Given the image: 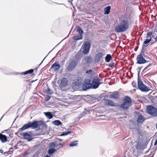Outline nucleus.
<instances>
[{
    "instance_id": "1",
    "label": "nucleus",
    "mask_w": 157,
    "mask_h": 157,
    "mask_svg": "<svg viewBox=\"0 0 157 157\" xmlns=\"http://www.w3.org/2000/svg\"><path fill=\"white\" fill-rule=\"evenodd\" d=\"M128 19L129 17H128L121 20L119 25L114 27L115 31L117 33H120L127 30L129 28Z\"/></svg>"
},
{
    "instance_id": "2",
    "label": "nucleus",
    "mask_w": 157,
    "mask_h": 157,
    "mask_svg": "<svg viewBox=\"0 0 157 157\" xmlns=\"http://www.w3.org/2000/svg\"><path fill=\"white\" fill-rule=\"evenodd\" d=\"M123 103L120 105V107L123 110L128 109L132 105V100L128 96H125L123 100Z\"/></svg>"
},
{
    "instance_id": "3",
    "label": "nucleus",
    "mask_w": 157,
    "mask_h": 157,
    "mask_svg": "<svg viewBox=\"0 0 157 157\" xmlns=\"http://www.w3.org/2000/svg\"><path fill=\"white\" fill-rule=\"evenodd\" d=\"M30 125V128L32 129L37 128V130L40 129V127L43 124V121H37L34 120L33 122H29Z\"/></svg>"
},
{
    "instance_id": "4",
    "label": "nucleus",
    "mask_w": 157,
    "mask_h": 157,
    "mask_svg": "<svg viewBox=\"0 0 157 157\" xmlns=\"http://www.w3.org/2000/svg\"><path fill=\"white\" fill-rule=\"evenodd\" d=\"M147 113L152 117H157V109L151 105H148L147 106Z\"/></svg>"
},
{
    "instance_id": "5",
    "label": "nucleus",
    "mask_w": 157,
    "mask_h": 157,
    "mask_svg": "<svg viewBox=\"0 0 157 157\" xmlns=\"http://www.w3.org/2000/svg\"><path fill=\"white\" fill-rule=\"evenodd\" d=\"M138 89L143 92H147L149 91L150 89L145 85L142 80L137 81Z\"/></svg>"
},
{
    "instance_id": "6",
    "label": "nucleus",
    "mask_w": 157,
    "mask_h": 157,
    "mask_svg": "<svg viewBox=\"0 0 157 157\" xmlns=\"http://www.w3.org/2000/svg\"><path fill=\"white\" fill-rule=\"evenodd\" d=\"M100 79L98 76H95L93 79L91 86L93 89H96L98 88L99 85L101 84L100 82Z\"/></svg>"
},
{
    "instance_id": "7",
    "label": "nucleus",
    "mask_w": 157,
    "mask_h": 157,
    "mask_svg": "<svg viewBox=\"0 0 157 157\" xmlns=\"http://www.w3.org/2000/svg\"><path fill=\"white\" fill-rule=\"evenodd\" d=\"M91 43L90 41H86L84 44V47L82 48L83 53L84 55H86L89 52L90 48Z\"/></svg>"
},
{
    "instance_id": "8",
    "label": "nucleus",
    "mask_w": 157,
    "mask_h": 157,
    "mask_svg": "<svg viewBox=\"0 0 157 157\" xmlns=\"http://www.w3.org/2000/svg\"><path fill=\"white\" fill-rule=\"evenodd\" d=\"M82 81V78L79 77L76 78L74 80L72 84V88L75 89L76 87H78L81 85Z\"/></svg>"
},
{
    "instance_id": "9",
    "label": "nucleus",
    "mask_w": 157,
    "mask_h": 157,
    "mask_svg": "<svg viewBox=\"0 0 157 157\" xmlns=\"http://www.w3.org/2000/svg\"><path fill=\"white\" fill-rule=\"evenodd\" d=\"M136 143L137 144L136 145V149L140 151L143 150L145 148L146 146L143 145L142 140L140 138L138 139Z\"/></svg>"
},
{
    "instance_id": "10",
    "label": "nucleus",
    "mask_w": 157,
    "mask_h": 157,
    "mask_svg": "<svg viewBox=\"0 0 157 157\" xmlns=\"http://www.w3.org/2000/svg\"><path fill=\"white\" fill-rule=\"evenodd\" d=\"M137 61L136 64H144L146 63H147L150 62L149 61H147L146 60L143 56H141L140 55H138L136 58Z\"/></svg>"
},
{
    "instance_id": "11",
    "label": "nucleus",
    "mask_w": 157,
    "mask_h": 157,
    "mask_svg": "<svg viewBox=\"0 0 157 157\" xmlns=\"http://www.w3.org/2000/svg\"><path fill=\"white\" fill-rule=\"evenodd\" d=\"M77 65V63L76 60H72L68 65L66 68L67 71L70 72L72 71Z\"/></svg>"
},
{
    "instance_id": "12",
    "label": "nucleus",
    "mask_w": 157,
    "mask_h": 157,
    "mask_svg": "<svg viewBox=\"0 0 157 157\" xmlns=\"http://www.w3.org/2000/svg\"><path fill=\"white\" fill-rule=\"evenodd\" d=\"M20 135L23 136V139L24 140H27L28 142L31 141L33 139L32 135L26 132L21 133Z\"/></svg>"
},
{
    "instance_id": "13",
    "label": "nucleus",
    "mask_w": 157,
    "mask_h": 157,
    "mask_svg": "<svg viewBox=\"0 0 157 157\" xmlns=\"http://www.w3.org/2000/svg\"><path fill=\"white\" fill-rule=\"evenodd\" d=\"M92 61V59L90 56H86L84 59H82V64L84 65L85 64H90Z\"/></svg>"
},
{
    "instance_id": "14",
    "label": "nucleus",
    "mask_w": 157,
    "mask_h": 157,
    "mask_svg": "<svg viewBox=\"0 0 157 157\" xmlns=\"http://www.w3.org/2000/svg\"><path fill=\"white\" fill-rule=\"evenodd\" d=\"M68 83V81L67 78H63L61 80L60 84L59 86V87L61 88H63L65 87Z\"/></svg>"
},
{
    "instance_id": "15",
    "label": "nucleus",
    "mask_w": 157,
    "mask_h": 157,
    "mask_svg": "<svg viewBox=\"0 0 157 157\" xmlns=\"http://www.w3.org/2000/svg\"><path fill=\"white\" fill-rule=\"evenodd\" d=\"M61 66L59 64V62H56L53 63L51 66V69H53L55 71H58L61 67Z\"/></svg>"
},
{
    "instance_id": "16",
    "label": "nucleus",
    "mask_w": 157,
    "mask_h": 157,
    "mask_svg": "<svg viewBox=\"0 0 157 157\" xmlns=\"http://www.w3.org/2000/svg\"><path fill=\"white\" fill-rule=\"evenodd\" d=\"M112 94L110 95L109 97L111 98L118 99L119 97V92L118 91H114L110 92Z\"/></svg>"
},
{
    "instance_id": "17",
    "label": "nucleus",
    "mask_w": 157,
    "mask_h": 157,
    "mask_svg": "<svg viewBox=\"0 0 157 157\" xmlns=\"http://www.w3.org/2000/svg\"><path fill=\"white\" fill-rule=\"evenodd\" d=\"M0 70L4 74L7 75H12L13 74L14 75H21V72L19 73L16 72H14L13 73H11L10 72H8L7 71V70L6 69H0Z\"/></svg>"
},
{
    "instance_id": "18",
    "label": "nucleus",
    "mask_w": 157,
    "mask_h": 157,
    "mask_svg": "<svg viewBox=\"0 0 157 157\" xmlns=\"http://www.w3.org/2000/svg\"><path fill=\"white\" fill-rule=\"evenodd\" d=\"M104 55L102 52H99L97 54L95 57V61L97 63L99 62L101 60V58Z\"/></svg>"
},
{
    "instance_id": "19",
    "label": "nucleus",
    "mask_w": 157,
    "mask_h": 157,
    "mask_svg": "<svg viewBox=\"0 0 157 157\" xmlns=\"http://www.w3.org/2000/svg\"><path fill=\"white\" fill-rule=\"evenodd\" d=\"M145 120V119L144 117L141 114L138 116L137 119V122L138 124L141 123V124Z\"/></svg>"
},
{
    "instance_id": "20",
    "label": "nucleus",
    "mask_w": 157,
    "mask_h": 157,
    "mask_svg": "<svg viewBox=\"0 0 157 157\" xmlns=\"http://www.w3.org/2000/svg\"><path fill=\"white\" fill-rule=\"evenodd\" d=\"M0 140L2 143H5L7 141V136L2 133H0Z\"/></svg>"
},
{
    "instance_id": "21",
    "label": "nucleus",
    "mask_w": 157,
    "mask_h": 157,
    "mask_svg": "<svg viewBox=\"0 0 157 157\" xmlns=\"http://www.w3.org/2000/svg\"><path fill=\"white\" fill-rule=\"evenodd\" d=\"M44 113L46 117L48 119H49L52 118L53 117V112H44Z\"/></svg>"
},
{
    "instance_id": "22",
    "label": "nucleus",
    "mask_w": 157,
    "mask_h": 157,
    "mask_svg": "<svg viewBox=\"0 0 157 157\" xmlns=\"http://www.w3.org/2000/svg\"><path fill=\"white\" fill-rule=\"evenodd\" d=\"M30 128V125L29 122L28 123L24 124L22 127L19 128V130L21 131H23Z\"/></svg>"
},
{
    "instance_id": "23",
    "label": "nucleus",
    "mask_w": 157,
    "mask_h": 157,
    "mask_svg": "<svg viewBox=\"0 0 157 157\" xmlns=\"http://www.w3.org/2000/svg\"><path fill=\"white\" fill-rule=\"evenodd\" d=\"M34 69H30L24 72H21V75H25L29 74H32L33 73Z\"/></svg>"
},
{
    "instance_id": "24",
    "label": "nucleus",
    "mask_w": 157,
    "mask_h": 157,
    "mask_svg": "<svg viewBox=\"0 0 157 157\" xmlns=\"http://www.w3.org/2000/svg\"><path fill=\"white\" fill-rule=\"evenodd\" d=\"M105 101H107V105H109L110 106L114 107L116 106V105L114 104V102L108 99H104Z\"/></svg>"
},
{
    "instance_id": "25",
    "label": "nucleus",
    "mask_w": 157,
    "mask_h": 157,
    "mask_svg": "<svg viewBox=\"0 0 157 157\" xmlns=\"http://www.w3.org/2000/svg\"><path fill=\"white\" fill-rule=\"evenodd\" d=\"M56 151L55 148H49L48 151V154L49 155L52 156Z\"/></svg>"
},
{
    "instance_id": "26",
    "label": "nucleus",
    "mask_w": 157,
    "mask_h": 157,
    "mask_svg": "<svg viewBox=\"0 0 157 157\" xmlns=\"http://www.w3.org/2000/svg\"><path fill=\"white\" fill-rule=\"evenodd\" d=\"M134 129L137 131V132L138 134L140 136H142L143 135V132L141 129V128L139 126L138 127H135L134 128Z\"/></svg>"
},
{
    "instance_id": "27",
    "label": "nucleus",
    "mask_w": 157,
    "mask_h": 157,
    "mask_svg": "<svg viewBox=\"0 0 157 157\" xmlns=\"http://www.w3.org/2000/svg\"><path fill=\"white\" fill-rule=\"evenodd\" d=\"M52 123L53 124L57 126H59V125H61V127L63 128L62 126L63 125H62V124L61 121H60L59 120H56L52 122Z\"/></svg>"
},
{
    "instance_id": "28",
    "label": "nucleus",
    "mask_w": 157,
    "mask_h": 157,
    "mask_svg": "<svg viewBox=\"0 0 157 157\" xmlns=\"http://www.w3.org/2000/svg\"><path fill=\"white\" fill-rule=\"evenodd\" d=\"M112 59V57L110 54H107L105 57V61L107 63H109Z\"/></svg>"
},
{
    "instance_id": "29",
    "label": "nucleus",
    "mask_w": 157,
    "mask_h": 157,
    "mask_svg": "<svg viewBox=\"0 0 157 157\" xmlns=\"http://www.w3.org/2000/svg\"><path fill=\"white\" fill-rule=\"evenodd\" d=\"M111 6H108L104 8V14H108L110 12Z\"/></svg>"
},
{
    "instance_id": "30",
    "label": "nucleus",
    "mask_w": 157,
    "mask_h": 157,
    "mask_svg": "<svg viewBox=\"0 0 157 157\" xmlns=\"http://www.w3.org/2000/svg\"><path fill=\"white\" fill-rule=\"evenodd\" d=\"M82 90L83 91H86L87 89L92 88L91 86H89L83 83L82 85Z\"/></svg>"
},
{
    "instance_id": "31",
    "label": "nucleus",
    "mask_w": 157,
    "mask_h": 157,
    "mask_svg": "<svg viewBox=\"0 0 157 157\" xmlns=\"http://www.w3.org/2000/svg\"><path fill=\"white\" fill-rule=\"evenodd\" d=\"M56 142H53L49 143V148H55L57 147L58 145L56 144Z\"/></svg>"
},
{
    "instance_id": "32",
    "label": "nucleus",
    "mask_w": 157,
    "mask_h": 157,
    "mask_svg": "<svg viewBox=\"0 0 157 157\" xmlns=\"http://www.w3.org/2000/svg\"><path fill=\"white\" fill-rule=\"evenodd\" d=\"M83 38L82 36L79 35H77L74 36L73 37V39L76 41H77L80 40L82 39Z\"/></svg>"
},
{
    "instance_id": "33",
    "label": "nucleus",
    "mask_w": 157,
    "mask_h": 157,
    "mask_svg": "<svg viewBox=\"0 0 157 157\" xmlns=\"http://www.w3.org/2000/svg\"><path fill=\"white\" fill-rule=\"evenodd\" d=\"M151 40V38L150 37V39H148V38H146V39L144 41L143 43V44L142 46L145 45L147 46H147L148 45H146L148 44L149 43H150Z\"/></svg>"
},
{
    "instance_id": "34",
    "label": "nucleus",
    "mask_w": 157,
    "mask_h": 157,
    "mask_svg": "<svg viewBox=\"0 0 157 157\" xmlns=\"http://www.w3.org/2000/svg\"><path fill=\"white\" fill-rule=\"evenodd\" d=\"M89 111L87 110L86 108L84 109V111H83L82 113L80 114V117H83L85 116L86 114L89 113Z\"/></svg>"
},
{
    "instance_id": "35",
    "label": "nucleus",
    "mask_w": 157,
    "mask_h": 157,
    "mask_svg": "<svg viewBox=\"0 0 157 157\" xmlns=\"http://www.w3.org/2000/svg\"><path fill=\"white\" fill-rule=\"evenodd\" d=\"M76 31L79 33L80 35H82L83 33V31L82 28L79 26H77Z\"/></svg>"
},
{
    "instance_id": "36",
    "label": "nucleus",
    "mask_w": 157,
    "mask_h": 157,
    "mask_svg": "<svg viewBox=\"0 0 157 157\" xmlns=\"http://www.w3.org/2000/svg\"><path fill=\"white\" fill-rule=\"evenodd\" d=\"M147 98L149 100H150L151 102L152 103H154L155 101H156L155 100V96H153L151 95H148Z\"/></svg>"
},
{
    "instance_id": "37",
    "label": "nucleus",
    "mask_w": 157,
    "mask_h": 157,
    "mask_svg": "<svg viewBox=\"0 0 157 157\" xmlns=\"http://www.w3.org/2000/svg\"><path fill=\"white\" fill-rule=\"evenodd\" d=\"M78 140H76L74 141L71 142L70 144H69V146L71 147L77 146L78 144L77 142Z\"/></svg>"
},
{
    "instance_id": "38",
    "label": "nucleus",
    "mask_w": 157,
    "mask_h": 157,
    "mask_svg": "<svg viewBox=\"0 0 157 157\" xmlns=\"http://www.w3.org/2000/svg\"><path fill=\"white\" fill-rule=\"evenodd\" d=\"M91 81L89 79H86L85 80V81L84 82V84L86 85L89 86H91V83H90Z\"/></svg>"
},
{
    "instance_id": "39",
    "label": "nucleus",
    "mask_w": 157,
    "mask_h": 157,
    "mask_svg": "<svg viewBox=\"0 0 157 157\" xmlns=\"http://www.w3.org/2000/svg\"><path fill=\"white\" fill-rule=\"evenodd\" d=\"M46 92L47 94L50 95H52L53 94V91L51 90L49 87H47L46 90Z\"/></svg>"
},
{
    "instance_id": "40",
    "label": "nucleus",
    "mask_w": 157,
    "mask_h": 157,
    "mask_svg": "<svg viewBox=\"0 0 157 157\" xmlns=\"http://www.w3.org/2000/svg\"><path fill=\"white\" fill-rule=\"evenodd\" d=\"M147 47V46L143 45L142 46V48L141 49V50L140 51V54L139 55H140L141 56H144L145 54L144 53V48L145 47Z\"/></svg>"
},
{
    "instance_id": "41",
    "label": "nucleus",
    "mask_w": 157,
    "mask_h": 157,
    "mask_svg": "<svg viewBox=\"0 0 157 157\" xmlns=\"http://www.w3.org/2000/svg\"><path fill=\"white\" fill-rule=\"evenodd\" d=\"M152 32L150 31L147 33V34L146 38L148 39L149 37H151L150 36L152 35Z\"/></svg>"
},
{
    "instance_id": "42",
    "label": "nucleus",
    "mask_w": 157,
    "mask_h": 157,
    "mask_svg": "<svg viewBox=\"0 0 157 157\" xmlns=\"http://www.w3.org/2000/svg\"><path fill=\"white\" fill-rule=\"evenodd\" d=\"M75 58L77 60H80L81 59V56L80 54L79 53L77 54L76 55Z\"/></svg>"
},
{
    "instance_id": "43",
    "label": "nucleus",
    "mask_w": 157,
    "mask_h": 157,
    "mask_svg": "<svg viewBox=\"0 0 157 157\" xmlns=\"http://www.w3.org/2000/svg\"><path fill=\"white\" fill-rule=\"evenodd\" d=\"M132 85L134 88L138 89V87H137L136 82V81H133L132 82Z\"/></svg>"
},
{
    "instance_id": "44",
    "label": "nucleus",
    "mask_w": 157,
    "mask_h": 157,
    "mask_svg": "<svg viewBox=\"0 0 157 157\" xmlns=\"http://www.w3.org/2000/svg\"><path fill=\"white\" fill-rule=\"evenodd\" d=\"M114 65L115 63L114 62H111L109 64V65L108 66L109 67L111 68L113 67L114 66Z\"/></svg>"
},
{
    "instance_id": "45",
    "label": "nucleus",
    "mask_w": 157,
    "mask_h": 157,
    "mask_svg": "<svg viewBox=\"0 0 157 157\" xmlns=\"http://www.w3.org/2000/svg\"><path fill=\"white\" fill-rule=\"evenodd\" d=\"M92 72H93L92 70L91 69H90L89 70H86L85 72V73L86 74H87L89 75V74H91V73Z\"/></svg>"
},
{
    "instance_id": "46",
    "label": "nucleus",
    "mask_w": 157,
    "mask_h": 157,
    "mask_svg": "<svg viewBox=\"0 0 157 157\" xmlns=\"http://www.w3.org/2000/svg\"><path fill=\"white\" fill-rule=\"evenodd\" d=\"M51 98V96L49 95H48L47 96V97H46L45 98L44 100L45 101L47 102L49 101V100L50 99V98Z\"/></svg>"
},
{
    "instance_id": "47",
    "label": "nucleus",
    "mask_w": 157,
    "mask_h": 157,
    "mask_svg": "<svg viewBox=\"0 0 157 157\" xmlns=\"http://www.w3.org/2000/svg\"><path fill=\"white\" fill-rule=\"evenodd\" d=\"M11 152V151L10 150H9L8 151H6L4 152L3 154L5 155L6 156H7L9 154H11V153H10Z\"/></svg>"
},
{
    "instance_id": "48",
    "label": "nucleus",
    "mask_w": 157,
    "mask_h": 157,
    "mask_svg": "<svg viewBox=\"0 0 157 157\" xmlns=\"http://www.w3.org/2000/svg\"><path fill=\"white\" fill-rule=\"evenodd\" d=\"M140 71H139L138 72L137 81L141 80V78H140Z\"/></svg>"
},
{
    "instance_id": "49",
    "label": "nucleus",
    "mask_w": 157,
    "mask_h": 157,
    "mask_svg": "<svg viewBox=\"0 0 157 157\" xmlns=\"http://www.w3.org/2000/svg\"><path fill=\"white\" fill-rule=\"evenodd\" d=\"M143 57H144V58L146 59H149V60H151V58H150L149 57H148L147 56V55H146L145 54H144V56H143Z\"/></svg>"
},
{
    "instance_id": "50",
    "label": "nucleus",
    "mask_w": 157,
    "mask_h": 157,
    "mask_svg": "<svg viewBox=\"0 0 157 157\" xmlns=\"http://www.w3.org/2000/svg\"><path fill=\"white\" fill-rule=\"evenodd\" d=\"M38 152H36L32 157H38Z\"/></svg>"
},
{
    "instance_id": "51",
    "label": "nucleus",
    "mask_w": 157,
    "mask_h": 157,
    "mask_svg": "<svg viewBox=\"0 0 157 157\" xmlns=\"http://www.w3.org/2000/svg\"><path fill=\"white\" fill-rule=\"evenodd\" d=\"M56 142H60L63 141V140L60 139L56 138Z\"/></svg>"
},
{
    "instance_id": "52",
    "label": "nucleus",
    "mask_w": 157,
    "mask_h": 157,
    "mask_svg": "<svg viewBox=\"0 0 157 157\" xmlns=\"http://www.w3.org/2000/svg\"><path fill=\"white\" fill-rule=\"evenodd\" d=\"M67 132H63L61 135V136H63L67 135Z\"/></svg>"
},
{
    "instance_id": "53",
    "label": "nucleus",
    "mask_w": 157,
    "mask_h": 157,
    "mask_svg": "<svg viewBox=\"0 0 157 157\" xmlns=\"http://www.w3.org/2000/svg\"><path fill=\"white\" fill-rule=\"evenodd\" d=\"M57 144L58 145L57 147H58L59 146H60L61 148L62 147L64 146V144L62 143H59L58 144Z\"/></svg>"
},
{
    "instance_id": "54",
    "label": "nucleus",
    "mask_w": 157,
    "mask_h": 157,
    "mask_svg": "<svg viewBox=\"0 0 157 157\" xmlns=\"http://www.w3.org/2000/svg\"><path fill=\"white\" fill-rule=\"evenodd\" d=\"M153 65V63H149L148 65H147L146 66L148 68L150 67Z\"/></svg>"
},
{
    "instance_id": "55",
    "label": "nucleus",
    "mask_w": 157,
    "mask_h": 157,
    "mask_svg": "<svg viewBox=\"0 0 157 157\" xmlns=\"http://www.w3.org/2000/svg\"><path fill=\"white\" fill-rule=\"evenodd\" d=\"M90 95H81V96L82 98H83L84 97H86L87 96H90Z\"/></svg>"
},
{
    "instance_id": "56",
    "label": "nucleus",
    "mask_w": 157,
    "mask_h": 157,
    "mask_svg": "<svg viewBox=\"0 0 157 157\" xmlns=\"http://www.w3.org/2000/svg\"><path fill=\"white\" fill-rule=\"evenodd\" d=\"M29 154V152L27 151H25L24 152V156H26Z\"/></svg>"
},
{
    "instance_id": "57",
    "label": "nucleus",
    "mask_w": 157,
    "mask_h": 157,
    "mask_svg": "<svg viewBox=\"0 0 157 157\" xmlns=\"http://www.w3.org/2000/svg\"><path fill=\"white\" fill-rule=\"evenodd\" d=\"M42 125H43V127H47V125L46 124H45V123H44V122H43V124H42Z\"/></svg>"
},
{
    "instance_id": "58",
    "label": "nucleus",
    "mask_w": 157,
    "mask_h": 157,
    "mask_svg": "<svg viewBox=\"0 0 157 157\" xmlns=\"http://www.w3.org/2000/svg\"><path fill=\"white\" fill-rule=\"evenodd\" d=\"M142 67H143L142 66L141 67H138V68H137V70L138 69V70H139V71H140V70L142 68Z\"/></svg>"
},
{
    "instance_id": "59",
    "label": "nucleus",
    "mask_w": 157,
    "mask_h": 157,
    "mask_svg": "<svg viewBox=\"0 0 157 157\" xmlns=\"http://www.w3.org/2000/svg\"><path fill=\"white\" fill-rule=\"evenodd\" d=\"M157 144V139L155 140V142L154 144V145L155 146H156Z\"/></svg>"
},
{
    "instance_id": "60",
    "label": "nucleus",
    "mask_w": 157,
    "mask_h": 157,
    "mask_svg": "<svg viewBox=\"0 0 157 157\" xmlns=\"http://www.w3.org/2000/svg\"><path fill=\"white\" fill-rule=\"evenodd\" d=\"M47 56L44 58V59H43V60L41 62V63H40V64L39 65V66H40L41 64L42 63L43 61L44 60V59H45L46 57Z\"/></svg>"
},
{
    "instance_id": "61",
    "label": "nucleus",
    "mask_w": 157,
    "mask_h": 157,
    "mask_svg": "<svg viewBox=\"0 0 157 157\" xmlns=\"http://www.w3.org/2000/svg\"><path fill=\"white\" fill-rule=\"evenodd\" d=\"M66 132L67 135L69 134H71V132L70 131L67 132Z\"/></svg>"
},
{
    "instance_id": "62",
    "label": "nucleus",
    "mask_w": 157,
    "mask_h": 157,
    "mask_svg": "<svg viewBox=\"0 0 157 157\" xmlns=\"http://www.w3.org/2000/svg\"><path fill=\"white\" fill-rule=\"evenodd\" d=\"M154 39L155 40V42L157 41V36H156L155 38H154Z\"/></svg>"
},
{
    "instance_id": "63",
    "label": "nucleus",
    "mask_w": 157,
    "mask_h": 157,
    "mask_svg": "<svg viewBox=\"0 0 157 157\" xmlns=\"http://www.w3.org/2000/svg\"><path fill=\"white\" fill-rule=\"evenodd\" d=\"M0 152L1 153H3V150L2 149H0Z\"/></svg>"
},
{
    "instance_id": "64",
    "label": "nucleus",
    "mask_w": 157,
    "mask_h": 157,
    "mask_svg": "<svg viewBox=\"0 0 157 157\" xmlns=\"http://www.w3.org/2000/svg\"><path fill=\"white\" fill-rule=\"evenodd\" d=\"M44 157H50V155H46Z\"/></svg>"
}]
</instances>
